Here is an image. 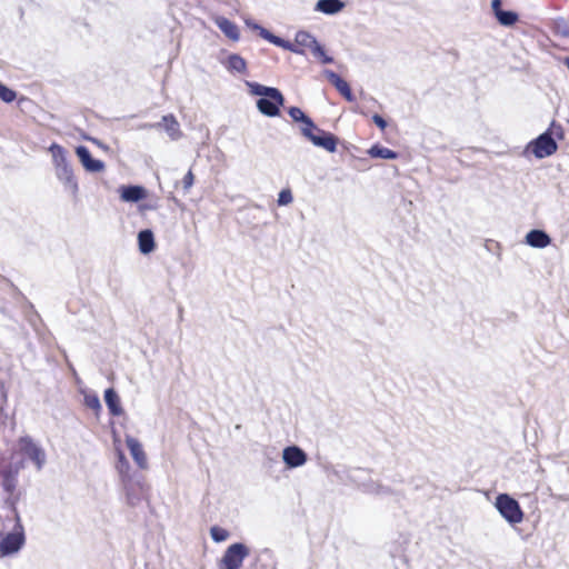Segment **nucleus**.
<instances>
[{"label": "nucleus", "instance_id": "f257e3e1", "mask_svg": "<svg viewBox=\"0 0 569 569\" xmlns=\"http://www.w3.org/2000/svg\"><path fill=\"white\" fill-rule=\"evenodd\" d=\"M251 96L258 97L256 107L258 111L268 118H276L281 114L286 98L280 89L269 87L254 81H246Z\"/></svg>", "mask_w": 569, "mask_h": 569}, {"label": "nucleus", "instance_id": "f03ea898", "mask_svg": "<svg viewBox=\"0 0 569 569\" xmlns=\"http://www.w3.org/2000/svg\"><path fill=\"white\" fill-rule=\"evenodd\" d=\"M563 139L565 129L562 124L552 120L542 133L528 142L523 153H531L539 160L551 157L558 151V141Z\"/></svg>", "mask_w": 569, "mask_h": 569}, {"label": "nucleus", "instance_id": "7ed1b4c3", "mask_svg": "<svg viewBox=\"0 0 569 569\" xmlns=\"http://www.w3.org/2000/svg\"><path fill=\"white\" fill-rule=\"evenodd\" d=\"M299 124L301 136L315 147L321 148L329 153L337 151V147L340 143L339 137L319 128L309 114H306Z\"/></svg>", "mask_w": 569, "mask_h": 569}, {"label": "nucleus", "instance_id": "20e7f679", "mask_svg": "<svg viewBox=\"0 0 569 569\" xmlns=\"http://www.w3.org/2000/svg\"><path fill=\"white\" fill-rule=\"evenodd\" d=\"M49 151L52 154L57 178L64 184L66 189H69L73 196H77L79 184L74 177L73 169L68 161L67 150L61 144L52 142L49 147Z\"/></svg>", "mask_w": 569, "mask_h": 569}, {"label": "nucleus", "instance_id": "39448f33", "mask_svg": "<svg viewBox=\"0 0 569 569\" xmlns=\"http://www.w3.org/2000/svg\"><path fill=\"white\" fill-rule=\"evenodd\" d=\"M121 485L124 490L126 501L130 507H136L148 498L149 486L143 480L130 477L122 480Z\"/></svg>", "mask_w": 569, "mask_h": 569}, {"label": "nucleus", "instance_id": "423d86ee", "mask_svg": "<svg viewBox=\"0 0 569 569\" xmlns=\"http://www.w3.org/2000/svg\"><path fill=\"white\" fill-rule=\"evenodd\" d=\"M496 507L501 516L510 523H519L523 519V511L518 501L506 493L497 497Z\"/></svg>", "mask_w": 569, "mask_h": 569}, {"label": "nucleus", "instance_id": "0eeeda50", "mask_svg": "<svg viewBox=\"0 0 569 569\" xmlns=\"http://www.w3.org/2000/svg\"><path fill=\"white\" fill-rule=\"evenodd\" d=\"M248 556V549L242 543H233L227 548L220 562V569H240L244 558Z\"/></svg>", "mask_w": 569, "mask_h": 569}, {"label": "nucleus", "instance_id": "6e6552de", "mask_svg": "<svg viewBox=\"0 0 569 569\" xmlns=\"http://www.w3.org/2000/svg\"><path fill=\"white\" fill-rule=\"evenodd\" d=\"M502 3V0H491V12L501 27L511 28L520 20V16L515 10H505Z\"/></svg>", "mask_w": 569, "mask_h": 569}, {"label": "nucleus", "instance_id": "1a4fd4ad", "mask_svg": "<svg viewBox=\"0 0 569 569\" xmlns=\"http://www.w3.org/2000/svg\"><path fill=\"white\" fill-rule=\"evenodd\" d=\"M76 154L87 172L98 173L104 170L106 164L102 160L92 157L87 146L79 144L76 147Z\"/></svg>", "mask_w": 569, "mask_h": 569}, {"label": "nucleus", "instance_id": "9d476101", "mask_svg": "<svg viewBox=\"0 0 569 569\" xmlns=\"http://www.w3.org/2000/svg\"><path fill=\"white\" fill-rule=\"evenodd\" d=\"M323 74L326 79L336 88V90L348 101L355 102L356 96L347 80H345L339 73L330 69H325Z\"/></svg>", "mask_w": 569, "mask_h": 569}, {"label": "nucleus", "instance_id": "9b49d317", "mask_svg": "<svg viewBox=\"0 0 569 569\" xmlns=\"http://www.w3.org/2000/svg\"><path fill=\"white\" fill-rule=\"evenodd\" d=\"M118 191L121 201L128 203H138L148 197V190L140 184H123Z\"/></svg>", "mask_w": 569, "mask_h": 569}, {"label": "nucleus", "instance_id": "f8f14e48", "mask_svg": "<svg viewBox=\"0 0 569 569\" xmlns=\"http://www.w3.org/2000/svg\"><path fill=\"white\" fill-rule=\"evenodd\" d=\"M214 24L231 41L237 42L240 39V29L236 22L224 16H216Z\"/></svg>", "mask_w": 569, "mask_h": 569}, {"label": "nucleus", "instance_id": "ddd939ff", "mask_svg": "<svg viewBox=\"0 0 569 569\" xmlns=\"http://www.w3.org/2000/svg\"><path fill=\"white\" fill-rule=\"evenodd\" d=\"M551 241V237L543 229H531L525 236V243L536 249H543L548 247Z\"/></svg>", "mask_w": 569, "mask_h": 569}, {"label": "nucleus", "instance_id": "4468645a", "mask_svg": "<svg viewBox=\"0 0 569 569\" xmlns=\"http://www.w3.org/2000/svg\"><path fill=\"white\" fill-rule=\"evenodd\" d=\"M126 443L138 467L140 469H146L148 467V459L142 445L136 438L130 436H127Z\"/></svg>", "mask_w": 569, "mask_h": 569}, {"label": "nucleus", "instance_id": "2eb2a0df", "mask_svg": "<svg viewBox=\"0 0 569 569\" xmlns=\"http://www.w3.org/2000/svg\"><path fill=\"white\" fill-rule=\"evenodd\" d=\"M283 461L290 468H297L306 463L307 455L297 446H290L283 449Z\"/></svg>", "mask_w": 569, "mask_h": 569}, {"label": "nucleus", "instance_id": "dca6fc26", "mask_svg": "<svg viewBox=\"0 0 569 569\" xmlns=\"http://www.w3.org/2000/svg\"><path fill=\"white\" fill-rule=\"evenodd\" d=\"M20 451L23 456L31 459L38 468L41 467L44 460V455L37 445L30 439H21L20 440Z\"/></svg>", "mask_w": 569, "mask_h": 569}, {"label": "nucleus", "instance_id": "f3484780", "mask_svg": "<svg viewBox=\"0 0 569 569\" xmlns=\"http://www.w3.org/2000/svg\"><path fill=\"white\" fill-rule=\"evenodd\" d=\"M24 538L22 533L10 532L0 541L1 555H10L17 552L23 545Z\"/></svg>", "mask_w": 569, "mask_h": 569}, {"label": "nucleus", "instance_id": "a211bd4d", "mask_svg": "<svg viewBox=\"0 0 569 569\" xmlns=\"http://www.w3.org/2000/svg\"><path fill=\"white\" fill-rule=\"evenodd\" d=\"M138 249L141 254H150L156 250L157 243L151 229H142L138 232Z\"/></svg>", "mask_w": 569, "mask_h": 569}, {"label": "nucleus", "instance_id": "6ab92c4d", "mask_svg": "<svg viewBox=\"0 0 569 569\" xmlns=\"http://www.w3.org/2000/svg\"><path fill=\"white\" fill-rule=\"evenodd\" d=\"M158 124H160V129H163L172 140H178L182 137L180 124L172 113L164 114Z\"/></svg>", "mask_w": 569, "mask_h": 569}, {"label": "nucleus", "instance_id": "aec40b11", "mask_svg": "<svg viewBox=\"0 0 569 569\" xmlns=\"http://www.w3.org/2000/svg\"><path fill=\"white\" fill-rule=\"evenodd\" d=\"M345 8L346 2L343 0H318L315 6V11L327 16H335Z\"/></svg>", "mask_w": 569, "mask_h": 569}, {"label": "nucleus", "instance_id": "412c9836", "mask_svg": "<svg viewBox=\"0 0 569 569\" xmlns=\"http://www.w3.org/2000/svg\"><path fill=\"white\" fill-rule=\"evenodd\" d=\"M221 63L231 73H248L247 61L239 53H230L226 61H221Z\"/></svg>", "mask_w": 569, "mask_h": 569}, {"label": "nucleus", "instance_id": "4be33fe9", "mask_svg": "<svg viewBox=\"0 0 569 569\" xmlns=\"http://www.w3.org/2000/svg\"><path fill=\"white\" fill-rule=\"evenodd\" d=\"M368 154L373 159H383V160H396L399 158V152L389 149L380 143H375L368 150Z\"/></svg>", "mask_w": 569, "mask_h": 569}, {"label": "nucleus", "instance_id": "5701e85b", "mask_svg": "<svg viewBox=\"0 0 569 569\" xmlns=\"http://www.w3.org/2000/svg\"><path fill=\"white\" fill-rule=\"evenodd\" d=\"M547 26L555 36L569 38V19L557 17L550 19Z\"/></svg>", "mask_w": 569, "mask_h": 569}, {"label": "nucleus", "instance_id": "b1692460", "mask_svg": "<svg viewBox=\"0 0 569 569\" xmlns=\"http://www.w3.org/2000/svg\"><path fill=\"white\" fill-rule=\"evenodd\" d=\"M104 401L106 405L112 416H121L123 413V409L120 403V398L114 389L109 388L104 391Z\"/></svg>", "mask_w": 569, "mask_h": 569}, {"label": "nucleus", "instance_id": "393cba45", "mask_svg": "<svg viewBox=\"0 0 569 569\" xmlns=\"http://www.w3.org/2000/svg\"><path fill=\"white\" fill-rule=\"evenodd\" d=\"M318 42L319 41L317 40V38L313 34H311L309 31H305V30H299L295 37L296 46H299V48H301L303 50H305V48H308L312 51L313 43H318Z\"/></svg>", "mask_w": 569, "mask_h": 569}, {"label": "nucleus", "instance_id": "a878e982", "mask_svg": "<svg viewBox=\"0 0 569 569\" xmlns=\"http://www.w3.org/2000/svg\"><path fill=\"white\" fill-rule=\"evenodd\" d=\"M117 470L120 475V480H124L127 478L132 477L130 473V465L124 453L119 450L118 451V461H117Z\"/></svg>", "mask_w": 569, "mask_h": 569}, {"label": "nucleus", "instance_id": "bb28decb", "mask_svg": "<svg viewBox=\"0 0 569 569\" xmlns=\"http://www.w3.org/2000/svg\"><path fill=\"white\" fill-rule=\"evenodd\" d=\"M273 46L282 48L284 50H288L290 52L297 53V54H305L306 51L299 46H296V43L291 42L290 40L283 39L282 37L277 36V38L273 41Z\"/></svg>", "mask_w": 569, "mask_h": 569}, {"label": "nucleus", "instance_id": "cd10ccee", "mask_svg": "<svg viewBox=\"0 0 569 569\" xmlns=\"http://www.w3.org/2000/svg\"><path fill=\"white\" fill-rule=\"evenodd\" d=\"M312 54L320 60L323 64L333 63V57L329 56L326 51V48L320 42L313 43Z\"/></svg>", "mask_w": 569, "mask_h": 569}, {"label": "nucleus", "instance_id": "c85d7f7f", "mask_svg": "<svg viewBox=\"0 0 569 569\" xmlns=\"http://www.w3.org/2000/svg\"><path fill=\"white\" fill-rule=\"evenodd\" d=\"M18 97L16 90L0 81V100L4 103L13 102Z\"/></svg>", "mask_w": 569, "mask_h": 569}, {"label": "nucleus", "instance_id": "c756f323", "mask_svg": "<svg viewBox=\"0 0 569 569\" xmlns=\"http://www.w3.org/2000/svg\"><path fill=\"white\" fill-rule=\"evenodd\" d=\"M83 401L87 408L91 409L96 416H99L101 411V403L97 395L87 393L84 395Z\"/></svg>", "mask_w": 569, "mask_h": 569}, {"label": "nucleus", "instance_id": "7c9ffc66", "mask_svg": "<svg viewBox=\"0 0 569 569\" xmlns=\"http://www.w3.org/2000/svg\"><path fill=\"white\" fill-rule=\"evenodd\" d=\"M210 535H211L212 540L216 542H222L229 538V531L219 526L211 527Z\"/></svg>", "mask_w": 569, "mask_h": 569}, {"label": "nucleus", "instance_id": "2f4dec72", "mask_svg": "<svg viewBox=\"0 0 569 569\" xmlns=\"http://www.w3.org/2000/svg\"><path fill=\"white\" fill-rule=\"evenodd\" d=\"M287 113L292 119V121L297 122V123H299L302 119H305V117L307 114L301 108H299L297 106L288 107Z\"/></svg>", "mask_w": 569, "mask_h": 569}, {"label": "nucleus", "instance_id": "473e14b6", "mask_svg": "<svg viewBox=\"0 0 569 569\" xmlns=\"http://www.w3.org/2000/svg\"><path fill=\"white\" fill-rule=\"evenodd\" d=\"M293 201L292 191L289 188L282 189L278 193L277 203L278 206H288Z\"/></svg>", "mask_w": 569, "mask_h": 569}, {"label": "nucleus", "instance_id": "72a5a7b5", "mask_svg": "<svg viewBox=\"0 0 569 569\" xmlns=\"http://www.w3.org/2000/svg\"><path fill=\"white\" fill-rule=\"evenodd\" d=\"M194 183V174L191 169L184 174L182 179L183 191L188 192Z\"/></svg>", "mask_w": 569, "mask_h": 569}, {"label": "nucleus", "instance_id": "f704fd0d", "mask_svg": "<svg viewBox=\"0 0 569 569\" xmlns=\"http://www.w3.org/2000/svg\"><path fill=\"white\" fill-rule=\"evenodd\" d=\"M371 120L381 131H383L388 127L387 120L379 113H375L371 117Z\"/></svg>", "mask_w": 569, "mask_h": 569}, {"label": "nucleus", "instance_id": "c9c22d12", "mask_svg": "<svg viewBox=\"0 0 569 569\" xmlns=\"http://www.w3.org/2000/svg\"><path fill=\"white\" fill-rule=\"evenodd\" d=\"M259 37L262 38L263 40L270 42L271 44H273V41L277 38V34L272 33L270 30H268L267 28L263 27L260 29Z\"/></svg>", "mask_w": 569, "mask_h": 569}, {"label": "nucleus", "instance_id": "e433bc0d", "mask_svg": "<svg viewBox=\"0 0 569 569\" xmlns=\"http://www.w3.org/2000/svg\"><path fill=\"white\" fill-rule=\"evenodd\" d=\"M246 24H247L250 29H252V30L257 31V32H258V34L260 33V29H261V28H263L260 23H258V22H256V21H253V20H247V21H246Z\"/></svg>", "mask_w": 569, "mask_h": 569}, {"label": "nucleus", "instance_id": "4c0bfd02", "mask_svg": "<svg viewBox=\"0 0 569 569\" xmlns=\"http://www.w3.org/2000/svg\"><path fill=\"white\" fill-rule=\"evenodd\" d=\"M138 128L142 129V130H149V129L160 130V124H158V122H154V123H142Z\"/></svg>", "mask_w": 569, "mask_h": 569}, {"label": "nucleus", "instance_id": "58836bf2", "mask_svg": "<svg viewBox=\"0 0 569 569\" xmlns=\"http://www.w3.org/2000/svg\"><path fill=\"white\" fill-rule=\"evenodd\" d=\"M559 61L562 62L569 70V57L559 58Z\"/></svg>", "mask_w": 569, "mask_h": 569}, {"label": "nucleus", "instance_id": "ea45409f", "mask_svg": "<svg viewBox=\"0 0 569 569\" xmlns=\"http://www.w3.org/2000/svg\"><path fill=\"white\" fill-rule=\"evenodd\" d=\"M82 138L87 141H90V142H98V139L97 138H93V137H90V136H82Z\"/></svg>", "mask_w": 569, "mask_h": 569}, {"label": "nucleus", "instance_id": "a19ab883", "mask_svg": "<svg viewBox=\"0 0 569 569\" xmlns=\"http://www.w3.org/2000/svg\"><path fill=\"white\" fill-rule=\"evenodd\" d=\"M356 112L361 113V114H363V116H367V112H366L362 108H360V107H358V108L356 109Z\"/></svg>", "mask_w": 569, "mask_h": 569}, {"label": "nucleus", "instance_id": "79ce46f5", "mask_svg": "<svg viewBox=\"0 0 569 569\" xmlns=\"http://www.w3.org/2000/svg\"><path fill=\"white\" fill-rule=\"evenodd\" d=\"M94 144L99 146L100 148L102 149H107V146L103 144L99 139H98V142H93Z\"/></svg>", "mask_w": 569, "mask_h": 569}, {"label": "nucleus", "instance_id": "37998d69", "mask_svg": "<svg viewBox=\"0 0 569 569\" xmlns=\"http://www.w3.org/2000/svg\"><path fill=\"white\" fill-rule=\"evenodd\" d=\"M23 101H28V98H26V97H21V98L18 100V104L20 106Z\"/></svg>", "mask_w": 569, "mask_h": 569}, {"label": "nucleus", "instance_id": "c03bdc74", "mask_svg": "<svg viewBox=\"0 0 569 569\" xmlns=\"http://www.w3.org/2000/svg\"><path fill=\"white\" fill-rule=\"evenodd\" d=\"M140 208H141V209H151L152 207H151V206H149V204H142V206H140Z\"/></svg>", "mask_w": 569, "mask_h": 569}, {"label": "nucleus", "instance_id": "a18cd8bd", "mask_svg": "<svg viewBox=\"0 0 569 569\" xmlns=\"http://www.w3.org/2000/svg\"><path fill=\"white\" fill-rule=\"evenodd\" d=\"M171 199H172L176 203H179V201H178V199H177V198L172 197Z\"/></svg>", "mask_w": 569, "mask_h": 569}]
</instances>
